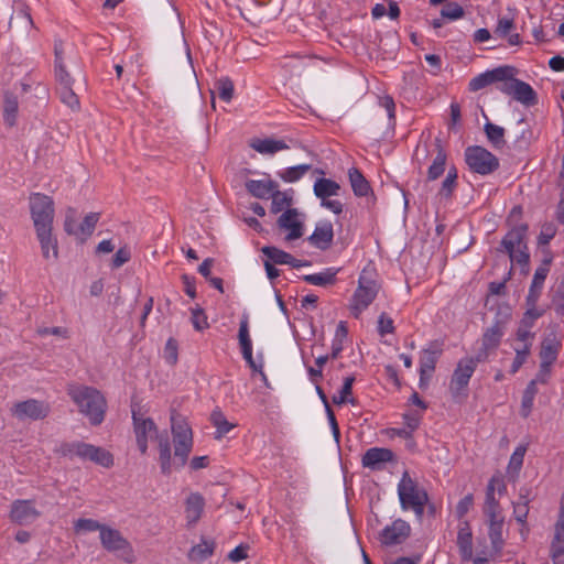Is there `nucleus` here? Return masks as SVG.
<instances>
[{
    "mask_svg": "<svg viewBox=\"0 0 564 564\" xmlns=\"http://www.w3.org/2000/svg\"><path fill=\"white\" fill-rule=\"evenodd\" d=\"M561 348H562V343L556 337V335L554 333L549 334L545 338H543V340L541 343V349H540L541 362L553 365L557 359Z\"/></svg>",
    "mask_w": 564,
    "mask_h": 564,
    "instance_id": "nucleus-25",
    "label": "nucleus"
},
{
    "mask_svg": "<svg viewBox=\"0 0 564 564\" xmlns=\"http://www.w3.org/2000/svg\"><path fill=\"white\" fill-rule=\"evenodd\" d=\"M497 89L512 96L517 101L525 106H532L536 102V94L533 88L529 84L514 78V74L505 79L502 84L497 85Z\"/></svg>",
    "mask_w": 564,
    "mask_h": 564,
    "instance_id": "nucleus-10",
    "label": "nucleus"
},
{
    "mask_svg": "<svg viewBox=\"0 0 564 564\" xmlns=\"http://www.w3.org/2000/svg\"><path fill=\"white\" fill-rule=\"evenodd\" d=\"M552 545L564 546V496L561 498L560 512L555 523V533Z\"/></svg>",
    "mask_w": 564,
    "mask_h": 564,
    "instance_id": "nucleus-52",
    "label": "nucleus"
},
{
    "mask_svg": "<svg viewBox=\"0 0 564 564\" xmlns=\"http://www.w3.org/2000/svg\"><path fill=\"white\" fill-rule=\"evenodd\" d=\"M464 9L458 3H447L441 11L442 18L457 20L464 15Z\"/></svg>",
    "mask_w": 564,
    "mask_h": 564,
    "instance_id": "nucleus-57",
    "label": "nucleus"
},
{
    "mask_svg": "<svg viewBox=\"0 0 564 564\" xmlns=\"http://www.w3.org/2000/svg\"><path fill=\"white\" fill-rule=\"evenodd\" d=\"M104 527H105V524H100L97 520L86 519V518L78 519L74 523V529H75L76 532H79V531H85V532L99 531V533H100L101 529Z\"/></svg>",
    "mask_w": 564,
    "mask_h": 564,
    "instance_id": "nucleus-54",
    "label": "nucleus"
},
{
    "mask_svg": "<svg viewBox=\"0 0 564 564\" xmlns=\"http://www.w3.org/2000/svg\"><path fill=\"white\" fill-rule=\"evenodd\" d=\"M262 253L267 257L268 260L273 262L274 264H286L291 260H293V256L272 246H265L261 249Z\"/></svg>",
    "mask_w": 564,
    "mask_h": 564,
    "instance_id": "nucleus-44",
    "label": "nucleus"
},
{
    "mask_svg": "<svg viewBox=\"0 0 564 564\" xmlns=\"http://www.w3.org/2000/svg\"><path fill=\"white\" fill-rule=\"evenodd\" d=\"M159 448V463L161 473L165 476L171 475L174 468V458L172 459L170 438L166 434L155 436Z\"/></svg>",
    "mask_w": 564,
    "mask_h": 564,
    "instance_id": "nucleus-22",
    "label": "nucleus"
},
{
    "mask_svg": "<svg viewBox=\"0 0 564 564\" xmlns=\"http://www.w3.org/2000/svg\"><path fill=\"white\" fill-rule=\"evenodd\" d=\"M514 28V22L510 18H500L498 20L497 26L495 29V33L500 36H507L510 31Z\"/></svg>",
    "mask_w": 564,
    "mask_h": 564,
    "instance_id": "nucleus-60",
    "label": "nucleus"
},
{
    "mask_svg": "<svg viewBox=\"0 0 564 564\" xmlns=\"http://www.w3.org/2000/svg\"><path fill=\"white\" fill-rule=\"evenodd\" d=\"M510 257V260L513 262H517L518 264L522 265V267H527L529 265V261H530V254L528 252V247L527 245L524 247H521V248H518V249H514L512 250L511 252H507Z\"/></svg>",
    "mask_w": 564,
    "mask_h": 564,
    "instance_id": "nucleus-56",
    "label": "nucleus"
},
{
    "mask_svg": "<svg viewBox=\"0 0 564 564\" xmlns=\"http://www.w3.org/2000/svg\"><path fill=\"white\" fill-rule=\"evenodd\" d=\"M378 332L381 336L386 334H392L394 332L393 321L384 313L379 316Z\"/></svg>",
    "mask_w": 564,
    "mask_h": 564,
    "instance_id": "nucleus-62",
    "label": "nucleus"
},
{
    "mask_svg": "<svg viewBox=\"0 0 564 564\" xmlns=\"http://www.w3.org/2000/svg\"><path fill=\"white\" fill-rule=\"evenodd\" d=\"M19 102L14 95L8 94L4 98L3 105V119L4 122L12 127L15 123V118L18 113Z\"/></svg>",
    "mask_w": 564,
    "mask_h": 564,
    "instance_id": "nucleus-43",
    "label": "nucleus"
},
{
    "mask_svg": "<svg viewBox=\"0 0 564 564\" xmlns=\"http://www.w3.org/2000/svg\"><path fill=\"white\" fill-rule=\"evenodd\" d=\"M442 354L441 345L432 343L430 347L422 350L420 357V388H424L427 386L429 380L432 377V373L435 370V366L438 357Z\"/></svg>",
    "mask_w": 564,
    "mask_h": 564,
    "instance_id": "nucleus-15",
    "label": "nucleus"
},
{
    "mask_svg": "<svg viewBox=\"0 0 564 564\" xmlns=\"http://www.w3.org/2000/svg\"><path fill=\"white\" fill-rule=\"evenodd\" d=\"M550 262H551V260H545L539 268H536V270L534 272V275H533V279H532L528 295H527V297H529V300L531 302L539 301V299L541 296L544 281L550 271V269H549Z\"/></svg>",
    "mask_w": 564,
    "mask_h": 564,
    "instance_id": "nucleus-26",
    "label": "nucleus"
},
{
    "mask_svg": "<svg viewBox=\"0 0 564 564\" xmlns=\"http://www.w3.org/2000/svg\"><path fill=\"white\" fill-rule=\"evenodd\" d=\"M465 161L468 167L480 175H488L498 170L499 160L487 149L473 145L465 150Z\"/></svg>",
    "mask_w": 564,
    "mask_h": 564,
    "instance_id": "nucleus-8",
    "label": "nucleus"
},
{
    "mask_svg": "<svg viewBox=\"0 0 564 564\" xmlns=\"http://www.w3.org/2000/svg\"><path fill=\"white\" fill-rule=\"evenodd\" d=\"M246 188L253 197L267 199L272 192L278 188V183L272 180H249L246 182Z\"/></svg>",
    "mask_w": 564,
    "mask_h": 564,
    "instance_id": "nucleus-28",
    "label": "nucleus"
},
{
    "mask_svg": "<svg viewBox=\"0 0 564 564\" xmlns=\"http://www.w3.org/2000/svg\"><path fill=\"white\" fill-rule=\"evenodd\" d=\"M473 505L474 497L471 494H468L464 498H462L456 506V513L458 518H463L470 510Z\"/></svg>",
    "mask_w": 564,
    "mask_h": 564,
    "instance_id": "nucleus-63",
    "label": "nucleus"
},
{
    "mask_svg": "<svg viewBox=\"0 0 564 564\" xmlns=\"http://www.w3.org/2000/svg\"><path fill=\"white\" fill-rule=\"evenodd\" d=\"M238 340L241 349L243 359L247 361L249 367L257 372H260L263 377L262 364L258 365L252 356V340L249 334V318L243 315L239 323Z\"/></svg>",
    "mask_w": 564,
    "mask_h": 564,
    "instance_id": "nucleus-16",
    "label": "nucleus"
},
{
    "mask_svg": "<svg viewBox=\"0 0 564 564\" xmlns=\"http://www.w3.org/2000/svg\"><path fill=\"white\" fill-rule=\"evenodd\" d=\"M334 230L333 225L329 221L319 223L313 234L308 237L310 242L321 249L326 250L333 242Z\"/></svg>",
    "mask_w": 564,
    "mask_h": 564,
    "instance_id": "nucleus-23",
    "label": "nucleus"
},
{
    "mask_svg": "<svg viewBox=\"0 0 564 564\" xmlns=\"http://www.w3.org/2000/svg\"><path fill=\"white\" fill-rule=\"evenodd\" d=\"M280 229L288 231L284 240L286 242L300 239L304 234V224L295 208H288L276 220Z\"/></svg>",
    "mask_w": 564,
    "mask_h": 564,
    "instance_id": "nucleus-14",
    "label": "nucleus"
},
{
    "mask_svg": "<svg viewBox=\"0 0 564 564\" xmlns=\"http://www.w3.org/2000/svg\"><path fill=\"white\" fill-rule=\"evenodd\" d=\"M58 93L63 104L72 109L79 108V99L73 90V85L58 87Z\"/></svg>",
    "mask_w": 564,
    "mask_h": 564,
    "instance_id": "nucleus-53",
    "label": "nucleus"
},
{
    "mask_svg": "<svg viewBox=\"0 0 564 564\" xmlns=\"http://www.w3.org/2000/svg\"><path fill=\"white\" fill-rule=\"evenodd\" d=\"M55 79L58 84V87L69 86L74 84V79L70 77L69 73L66 70L65 65L57 64L54 66Z\"/></svg>",
    "mask_w": 564,
    "mask_h": 564,
    "instance_id": "nucleus-58",
    "label": "nucleus"
},
{
    "mask_svg": "<svg viewBox=\"0 0 564 564\" xmlns=\"http://www.w3.org/2000/svg\"><path fill=\"white\" fill-rule=\"evenodd\" d=\"M527 311L523 314L521 323L523 326H533L534 322L540 318L544 311L536 307L538 301L531 302L525 297Z\"/></svg>",
    "mask_w": 564,
    "mask_h": 564,
    "instance_id": "nucleus-48",
    "label": "nucleus"
},
{
    "mask_svg": "<svg viewBox=\"0 0 564 564\" xmlns=\"http://www.w3.org/2000/svg\"><path fill=\"white\" fill-rule=\"evenodd\" d=\"M339 189V184L329 178H318L314 184V194L321 198V200L338 195Z\"/></svg>",
    "mask_w": 564,
    "mask_h": 564,
    "instance_id": "nucleus-35",
    "label": "nucleus"
},
{
    "mask_svg": "<svg viewBox=\"0 0 564 564\" xmlns=\"http://www.w3.org/2000/svg\"><path fill=\"white\" fill-rule=\"evenodd\" d=\"M250 147L262 154H273L289 148L284 141L273 139H257L251 142Z\"/></svg>",
    "mask_w": 564,
    "mask_h": 564,
    "instance_id": "nucleus-34",
    "label": "nucleus"
},
{
    "mask_svg": "<svg viewBox=\"0 0 564 564\" xmlns=\"http://www.w3.org/2000/svg\"><path fill=\"white\" fill-rule=\"evenodd\" d=\"M478 364L482 362L476 360L475 356L464 357L458 360L449 381V391L453 397H459L465 392Z\"/></svg>",
    "mask_w": 564,
    "mask_h": 564,
    "instance_id": "nucleus-9",
    "label": "nucleus"
},
{
    "mask_svg": "<svg viewBox=\"0 0 564 564\" xmlns=\"http://www.w3.org/2000/svg\"><path fill=\"white\" fill-rule=\"evenodd\" d=\"M192 323L196 330H203L208 327L207 317L202 308L192 310Z\"/></svg>",
    "mask_w": 564,
    "mask_h": 564,
    "instance_id": "nucleus-59",
    "label": "nucleus"
},
{
    "mask_svg": "<svg viewBox=\"0 0 564 564\" xmlns=\"http://www.w3.org/2000/svg\"><path fill=\"white\" fill-rule=\"evenodd\" d=\"M527 448L524 446H518L512 453L507 471L509 475L517 477L519 471L523 465V459L525 455Z\"/></svg>",
    "mask_w": 564,
    "mask_h": 564,
    "instance_id": "nucleus-47",
    "label": "nucleus"
},
{
    "mask_svg": "<svg viewBox=\"0 0 564 564\" xmlns=\"http://www.w3.org/2000/svg\"><path fill=\"white\" fill-rule=\"evenodd\" d=\"M337 272V269L328 268L318 273L306 274L303 280L312 285L326 286L335 283Z\"/></svg>",
    "mask_w": 564,
    "mask_h": 564,
    "instance_id": "nucleus-36",
    "label": "nucleus"
},
{
    "mask_svg": "<svg viewBox=\"0 0 564 564\" xmlns=\"http://www.w3.org/2000/svg\"><path fill=\"white\" fill-rule=\"evenodd\" d=\"M221 100L229 102L234 96V83L228 77L218 79L215 84Z\"/></svg>",
    "mask_w": 564,
    "mask_h": 564,
    "instance_id": "nucleus-51",
    "label": "nucleus"
},
{
    "mask_svg": "<svg viewBox=\"0 0 564 564\" xmlns=\"http://www.w3.org/2000/svg\"><path fill=\"white\" fill-rule=\"evenodd\" d=\"M210 420L216 427V438H221L235 427L232 423L227 421L221 411H214Z\"/></svg>",
    "mask_w": 564,
    "mask_h": 564,
    "instance_id": "nucleus-45",
    "label": "nucleus"
},
{
    "mask_svg": "<svg viewBox=\"0 0 564 564\" xmlns=\"http://www.w3.org/2000/svg\"><path fill=\"white\" fill-rule=\"evenodd\" d=\"M516 357L510 367V373L516 375L520 368L525 364L529 355L531 354L530 345H522L521 347H516Z\"/></svg>",
    "mask_w": 564,
    "mask_h": 564,
    "instance_id": "nucleus-50",
    "label": "nucleus"
},
{
    "mask_svg": "<svg viewBox=\"0 0 564 564\" xmlns=\"http://www.w3.org/2000/svg\"><path fill=\"white\" fill-rule=\"evenodd\" d=\"M50 404L45 401H40L36 399H29L25 401L18 402L11 409L12 415L20 421L43 420L50 414Z\"/></svg>",
    "mask_w": 564,
    "mask_h": 564,
    "instance_id": "nucleus-11",
    "label": "nucleus"
},
{
    "mask_svg": "<svg viewBox=\"0 0 564 564\" xmlns=\"http://www.w3.org/2000/svg\"><path fill=\"white\" fill-rule=\"evenodd\" d=\"M488 535L491 542V546L496 552H500L502 550V546L505 544L503 540V525H505V519L503 516L501 517H495V518H488Z\"/></svg>",
    "mask_w": 564,
    "mask_h": 564,
    "instance_id": "nucleus-30",
    "label": "nucleus"
},
{
    "mask_svg": "<svg viewBox=\"0 0 564 564\" xmlns=\"http://www.w3.org/2000/svg\"><path fill=\"white\" fill-rule=\"evenodd\" d=\"M40 517L31 500H15L11 506L10 519L20 525L30 524Z\"/></svg>",
    "mask_w": 564,
    "mask_h": 564,
    "instance_id": "nucleus-19",
    "label": "nucleus"
},
{
    "mask_svg": "<svg viewBox=\"0 0 564 564\" xmlns=\"http://www.w3.org/2000/svg\"><path fill=\"white\" fill-rule=\"evenodd\" d=\"M536 393H538V388L534 384V381H530L527 384V388L524 389L523 394H522L521 408H520V414L522 417L527 419L531 414Z\"/></svg>",
    "mask_w": 564,
    "mask_h": 564,
    "instance_id": "nucleus-37",
    "label": "nucleus"
},
{
    "mask_svg": "<svg viewBox=\"0 0 564 564\" xmlns=\"http://www.w3.org/2000/svg\"><path fill=\"white\" fill-rule=\"evenodd\" d=\"M398 496L403 510H412L419 520L423 518L429 495L408 471L403 473L398 484Z\"/></svg>",
    "mask_w": 564,
    "mask_h": 564,
    "instance_id": "nucleus-5",
    "label": "nucleus"
},
{
    "mask_svg": "<svg viewBox=\"0 0 564 564\" xmlns=\"http://www.w3.org/2000/svg\"><path fill=\"white\" fill-rule=\"evenodd\" d=\"M484 130L488 141L492 144L494 148L501 149L505 147V129L502 127L487 122L484 127Z\"/></svg>",
    "mask_w": 564,
    "mask_h": 564,
    "instance_id": "nucleus-38",
    "label": "nucleus"
},
{
    "mask_svg": "<svg viewBox=\"0 0 564 564\" xmlns=\"http://www.w3.org/2000/svg\"><path fill=\"white\" fill-rule=\"evenodd\" d=\"M66 392L91 425L97 426L104 422L107 401L98 389L73 382L67 384Z\"/></svg>",
    "mask_w": 564,
    "mask_h": 564,
    "instance_id": "nucleus-1",
    "label": "nucleus"
},
{
    "mask_svg": "<svg viewBox=\"0 0 564 564\" xmlns=\"http://www.w3.org/2000/svg\"><path fill=\"white\" fill-rule=\"evenodd\" d=\"M215 542L202 539L200 543L194 545L188 552V558L193 562L202 563L214 554Z\"/></svg>",
    "mask_w": 564,
    "mask_h": 564,
    "instance_id": "nucleus-33",
    "label": "nucleus"
},
{
    "mask_svg": "<svg viewBox=\"0 0 564 564\" xmlns=\"http://www.w3.org/2000/svg\"><path fill=\"white\" fill-rule=\"evenodd\" d=\"M76 209L68 207L65 215L64 229L68 235L78 236V227L76 225Z\"/></svg>",
    "mask_w": 564,
    "mask_h": 564,
    "instance_id": "nucleus-55",
    "label": "nucleus"
},
{
    "mask_svg": "<svg viewBox=\"0 0 564 564\" xmlns=\"http://www.w3.org/2000/svg\"><path fill=\"white\" fill-rule=\"evenodd\" d=\"M380 288L377 273L372 269L365 268L359 274L358 286L349 304L354 317L358 318L360 314L369 307L377 297Z\"/></svg>",
    "mask_w": 564,
    "mask_h": 564,
    "instance_id": "nucleus-3",
    "label": "nucleus"
},
{
    "mask_svg": "<svg viewBox=\"0 0 564 564\" xmlns=\"http://www.w3.org/2000/svg\"><path fill=\"white\" fill-rule=\"evenodd\" d=\"M355 382L354 376H348L344 379L343 387L339 390L338 394H335L333 397V402L337 405L344 404V403H351L355 404V399L349 398L352 392V384Z\"/></svg>",
    "mask_w": 564,
    "mask_h": 564,
    "instance_id": "nucleus-42",
    "label": "nucleus"
},
{
    "mask_svg": "<svg viewBox=\"0 0 564 564\" xmlns=\"http://www.w3.org/2000/svg\"><path fill=\"white\" fill-rule=\"evenodd\" d=\"M434 150L436 151V155L427 170L429 181L437 180L445 172V165L447 160V154L444 148L442 147L441 140H435Z\"/></svg>",
    "mask_w": 564,
    "mask_h": 564,
    "instance_id": "nucleus-29",
    "label": "nucleus"
},
{
    "mask_svg": "<svg viewBox=\"0 0 564 564\" xmlns=\"http://www.w3.org/2000/svg\"><path fill=\"white\" fill-rule=\"evenodd\" d=\"M348 177L352 192L356 196L365 197L372 194L369 182L357 167H350L348 170Z\"/></svg>",
    "mask_w": 564,
    "mask_h": 564,
    "instance_id": "nucleus-31",
    "label": "nucleus"
},
{
    "mask_svg": "<svg viewBox=\"0 0 564 564\" xmlns=\"http://www.w3.org/2000/svg\"><path fill=\"white\" fill-rule=\"evenodd\" d=\"M457 186V170L456 167H451L446 174V177L442 182L441 188L438 191V196L443 199H449L453 196V193Z\"/></svg>",
    "mask_w": 564,
    "mask_h": 564,
    "instance_id": "nucleus-40",
    "label": "nucleus"
},
{
    "mask_svg": "<svg viewBox=\"0 0 564 564\" xmlns=\"http://www.w3.org/2000/svg\"><path fill=\"white\" fill-rule=\"evenodd\" d=\"M36 237L41 245L42 254L45 259H50V251L52 250L53 259L58 257L57 240L52 236V229L35 230Z\"/></svg>",
    "mask_w": 564,
    "mask_h": 564,
    "instance_id": "nucleus-32",
    "label": "nucleus"
},
{
    "mask_svg": "<svg viewBox=\"0 0 564 564\" xmlns=\"http://www.w3.org/2000/svg\"><path fill=\"white\" fill-rule=\"evenodd\" d=\"M171 431L174 444V468L181 469L193 449V432L186 419L175 410L171 412Z\"/></svg>",
    "mask_w": 564,
    "mask_h": 564,
    "instance_id": "nucleus-2",
    "label": "nucleus"
},
{
    "mask_svg": "<svg viewBox=\"0 0 564 564\" xmlns=\"http://www.w3.org/2000/svg\"><path fill=\"white\" fill-rule=\"evenodd\" d=\"M552 371V365L541 362L538 373L535 375V378L531 381H534V384L538 386V383L545 384L547 383Z\"/></svg>",
    "mask_w": 564,
    "mask_h": 564,
    "instance_id": "nucleus-61",
    "label": "nucleus"
},
{
    "mask_svg": "<svg viewBox=\"0 0 564 564\" xmlns=\"http://www.w3.org/2000/svg\"><path fill=\"white\" fill-rule=\"evenodd\" d=\"M99 220V214L98 213H90L85 216L82 224L78 226V236H83V241L86 240L95 230V227Z\"/></svg>",
    "mask_w": 564,
    "mask_h": 564,
    "instance_id": "nucleus-49",
    "label": "nucleus"
},
{
    "mask_svg": "<svg viewBox=\"0 0 564 564\" xmlns=\"http://www.w3.org/2000/svg\"><path fill=\"white\" fill-rule=\"evenodd\" d=\"M457 546L462 561L468 562L473 558V533L468 522L459 524L457 533Z\"/></svg>",
    "mask_w": 564,
    "mask_h": 564,
    "instance_id": "nucleus-24",
    "label": "nucleus"
},
{
    "mask_svg": "<svg viewBox=\"0 0 564 564\" xmlns=\"http://www.w3.org/2000/svg\"><path fill=\"white\" fill-rule=\"evenodd\" d=\"M527 230L528 227L525 225H521L508 231V234L501 240V247L503 248V251L511 252L514 249L524 247L527 245Z\"/></svg>",
    "mask_w": 564,
    "mask_h": 564,
    "instance_id": "nucleus-27",
    "label": "nucleus"
},
{
    "mask_svg": "<svg viewBox=\"0 0 564 564\" xmlns=\"http://www.w3.org/2000/svg\"><path fill=\"white\" fill-rule=\"evenodd\" d=\"M101 545L108 552H128L132 556V547L119 530L105 525L99 534Z\"/></svg>",
    "mask_w": 564,
    "mask_h": 564,
    "instance_id": "nucleus-17",
    "label": "nucleus"
},
{
    "mask_svg": "<svg viewBox=\"0 0 564 564\" xmlns=\"http://www.w3.org/2000/svg\"><path fill=\"white\" fill-rule=\"evenodd\" d=\"M29 206L35 230L53 229L55 207L52 197L42 193H32L29 197Z\"/></svg>",
    "mask_w": 564,
    "mask_h": 564,
    "instance_id": "nucleus-6",
    "label": "nucleus"
},
{
    "mask_svg": "<svg viewBox=\"0 0 564 564\" xmlns=\"http://www.w3.org/2000/svg\"><path fill=\"white\" fill-rule=\"evenodd\" d=\"M311 170L310 164H300L285 169L279 173V176L288 183H294L302 178Z\"/></svg>",
    "mask_w": 564,
    "mask_h": 564,
    "instance_id": "nucleus-46",
    "label": "nucleus"
},
{
    "mask_svg": "<svg viewBox=\"0 0 564 564\" xmlns=\"http://www.w3.org/2000/svg\"><path fill=\"white\" fill-rule=\"evenodd\" d=\"M513 70L514 68L511 66H500L491 70H486L474 77L469 82L468 88L470 91H478L491 84H502L505 79L513 75Z\"/></svg>",
    "mask_w": 564,
    "mask_h": 564,
    "instance_id": "nucleus-13",
    "label": "nucleus"
},
{
    "mask_svg": "<svg viewBox=\"0 0 564 564\" xmlns=\"http://www.w3.org/2000/svg\"><path fill=\"white\" fill-rule=\"evenodd\" d=\"M205 499L199 492H192L185 500V519L187 527H194L202 518Z\"/></svg>",
    "mask_w": 564,
    "mask_h": 564,
    "instance_id": "nucleus-21",
    "label": "nucleus"
},
{
    "mask_svg": "<svg viewBox=\"0 0 564 564\" xmlns=\"http://www.w3.org/2000/svg\"><path fill=\"white\" fill-rule=\"evenodd\" d=\"M55 453L70 459L78 457L83 460H90L106 468H109L113 465V457L110 452L102 447L84 442L61 443L55 448Z\"/></svg>",
    "mask_w": 564,
    "mask_h": 564,
    "instance_id": "nucleus-4",
    "label": "nucleus"
},
{
    "mask_svg": "<svg viewBox=\"0 0 564 564\" xmlns=\"http://www.w3.org/2000/svg\"><path fill=\"white\" fill-rule=\"evenodd\" d=\"M555 236V228L552 225H544L538 236V243L546 246Z\"/></svg>",
    "mask_w": 564,
    "mask_h": 564,
    "instance_id": "nucleus-64",
    "label": "nucleus"
},
{
    "mask_svg": "<svg viewBox=\"0 0 564 564\" xmlns=\"http://www.w3.org/2000/svg\"><path fill=\"white\" fill-rule=\"evenodd\" d=\"M506 334V321L495 319V322L485 328L480 339L479 348L475 355L476 360L487 362L490 356L495 355Z\"/></svg>",
    "mask_w": 564,
    "mask_h": 564,
    "instance_id": "nucleus-7",
    "label": "nucleus"
},
{
    "mask_svg": "<svg viewBox=\"0 0 564 564\" xmlns=\"http://www.w3.org/2000/svg\"><path fill=\"white\" fill-rule=\"evenodd\" d=\"M484 513L487 518L501 517V507L499 500L495 498L494 487L487 486Z\"/></svg>",
    "mask_w": 564,
    "mask_h": 564,
    "instance_id": "nucleus-41",
    "label": "nucleus"
},
{
    "mask_svg": "<svg viewBox=\"0 0 564 564\" xmlns=\"http://www.w3.org/2000/svg\"><path fill=\"white\" fill-rule=\"evenodd\" d=\"M132 421L138 448L142 455H145L148 452L149 438L158 435L156 424L152 419L144 417L134 409H132Z\"/></svg>",
    "mask_w": 564,
    "mask_h": 564,
    "instance_id": "nucleus-12",
    "label": "nucleus"
},
{
    "mask_svg": "<svg viewBox=\"0 0 564 564\" xmlns=\"http://www.w3.org/2000/svg\"><path fill=\"white\" fill-rule=\"evenodd\" d=\"M410 532V524L402 519H397L381 531L380 541L384 545L400 544L408 539Z\"/></svg>",
    "mask_w": 564,
    "mask_h": 564,
    "instance_id": "nucleus-18",
    "label": "nucleus"
},
{
    "mask_svg": "<svg viewBox=\"0 0 564 564\" xmlns=\"http://www.w3.org/2000/svg\"><path fill=\"white\" fill-rule=\"evenodd\" d=\"M393 459V453L389 448L371 447L362 456L361 463L364 467L372 470H379L382 465Z\"/></svg>",
    "mask_w": 564,
    "mask_h": 564,
    "instance_id": "nucleus-20",
    "label": "nucleus"
},
{
    "mask_svg": "<svg viewBox=\"0 0 564 564\" xmlns=\"http://www.w3.org/2000/svg\"><path fill=\"white\" fill-rule=\"evenodd\" d=\"M270 197L272 199L271 213L273 214H279L284 209L286 210L292 204V195L288 192H281L278 188L272 192Z\"/></svg>",
    "mask_w": 564,
    "mask_h": 564,
    "instance_id": "nucleus-39",
    "label": "nucleus"
}]
</instances>
